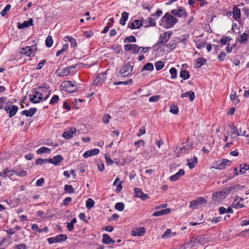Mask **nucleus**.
<instances>
[{"label":"nucleus","instance_id":"f257e3e1","mask_svg":"<svg viewBox=\"0 0 249 249\" xmlns=\"http://www.w3.org/2000/svg\"><path fill=\"white\" fill-rule=\"evenodd\" d=\"M149 49V47H139L135 44H125L124 46V49L126 52H129L134 54H140L137 57L139 61H141L144 59V56L143 53H146Z\"/></svg>","mask_w":249,"mask_h":249},{"label":"nucleus","instance_id":"f03ea898","mask_svg":"<svg viewBox=\"0 0 249 249\" xmlns=\"http://www.w3.org/2000/svg\"><path fill=\"white\" fill-rule=\"evenodd\" d=\"M178 19L170 13H166L161 18L159 24L165 29H170L178 23Z\"/></svg>","mask_w":249,"mask_h":249},{"label":"nucleus","instance_id":"7ed1b4c3","mask_svg":"<svg viewBox=\"0 0 249 249\" xmlns=\"http://www.w3.org/2000/svg\"><path fill=\"white\" fill-rule=\"evenodd\" d=\"M80 65L81 67L86 68H90L92 66V65L87 63H78L74 66L67 67L63 69H59L57 70V72H58V75L60 76H64L68 74H72L80 68Z\"/></svg>","mask_w":249,"mask_h":249},{"label":"nucleus","instance_id":"20e7f679","mask_svg":"<svg viewBox=\"0 0 249 249\" xmlns=\"http://www.w3.org/2000/svg\"><path fill=\"white\" fill-rule=\"evenodd\" d=\"M235 186H232L223 189L221 191L214 193L213 194L212 203L213 204H219L230 193V191L235 189Z\"/></svg>","mask_w":249,"mask_h":249},{"label":"nucleus","instance_id":"39448f33","mask_svg":"<svg viewBox=\"0 0 249 249\" xmlns=\"http://www.w3.org/2000/svg\"><path fill=\"white\" fill-rule=\"evenodd\" d=\"M193 143L192 142L181 143L178 144L176 147V151L180 152L183 154L189 153L192 149Z\"/></svg>","mask_w":249,"mask_h":249},{"label":"nucleus","instance_id":"423d86ee","mask_svg":"<svg viewBox=\"0 0 249 249\" xmlns=\"http://www.w3.org/2000/svg\"><path fill=\"white\" fill-rule=\"evenodd\" d=\"M172 34L173 33L170 31L165 32L163 34H161L157 43L155 45V46L160 47L161 46H163L164 43L167 42L169 40Z\"/></svg>","mask_w":249,"mask_h":249},{"label":"nucleus","instance_id":"0eeeda50","mask_svg":"<svg viewBox=\"0 0 249 249\" xmlns=\"http://www.w3.org/2000/svg\"><path fill=\"white\" fill-rule=\"evenodd\" d=\"M35 45H33L32 47L30 46H26L21 48L20 53L23 56L28 57V59H25V61H30L31 60V56L33 53V50L36 48Z\"/></svg>","mask_w":249,"mask_h":249},{"label":"nucleus","instance_id":"6e6552de","mask_svg":"<svg viewBox=\"0 0 249 249\" xmlns=\"http://www.w3.org/2000/svg\"><path fill=\"white\" fill-rule=\"evenodd\" d=\"M133 67L128 63L124 64L120 67L119 73L122 77L128 76L132 71Z\"/></svg>","mask_w":249,"mask_h":249},{"label":"nucleus","instance_id":"1a4fd4ad","mask_svg":"<svg viewBox=\"0 0 249 249\" xmlns=\"http://www.w3.org/2000/svg\"><path fill=\"white\" fill-rule=\"evenodd\" d=\"M61 86L64 90L68 92H73L77 90L76 85L71 81H65L62 83Z\"/></svg>","mask_w":249,"mask_h":249},{"label":"nucleus","instance_id":"9d476101","mask_svg":"<svg viewBox=\"0 0 249 249\" xmlns=\"http://www.w3.org/2000/svg\"><path fill=\"white\" fill-rule=\"evenodd\" d=\"M171 13L174 17L185 18L187 16V13L185 8L182 6H178L177 9L172 10Z\"/></svg>","mask_w":249,"mask_h":249},{"label":"nucleus","instance_id":"9b49d317","mask_svg":"<svg viewBox=\"0 0 249 249\" xmlns=\"http://www.w3.org/2000/svg\"><path fill=\"white\" fill-rule=\"evenodd\" d=\"M68 238L65 234H60L53 237H50L47 239V241L50 244L59 243L65 241Z\"/></svg>","mask_w":249,"mask_h":249},{"label":"nucleus","instance_id":"f8f14e48","mask_svg":"<svg viewBox=\"0 0 249 249\" xmlns=\"http://www.w3.org/2000/svg\"><path fill=\"white\" fill-rule=\"evenodd\" d=\"M107 78V74L106 72H102L99 74L96 78L93 81V85H98L102 84Z\"/></svg>","mask_w":249,"mask_h":249},{"label":"nucleus","instance_id":"ddd939ff","mask_svg":"<svg viewBox=\"0 0 249 249\" xmlns=\"http://www.w3.org/2000/svg\"><path fill=\"white\" fill-rule=\"evenodd\" d=\"M143 26L142 21L141 20L136 19L131 21L128 24V28L131 29H139Z\"/></svg>","mask_w":249,"mask_h":249},{"label":"nucleus","instance_id":"4468645a","mask_svg":"<svg viewBox=\"0 0 249 249\" xmlns=\"http://www.w3.org/2000/svg\"><path fill=\"white\" fill-rule=\"evenodd\" d=\"M49 163L53 164L56 166L60 164V163L64 160L63 157L60 155H56L53 156V158L48 159Z\"/></svg>","mask_w":249,"mask_h":249},{"label":"nucleus","instance_id":"2eb2a0df","mask_svg":"<svg viewBox=\"0 0 249 249\" xmlns=\"http://www.w3.org/2000/svg\"><path fill=\"white\" fill-rule=\"evenodd\" d=\"M202 205V197H198L190 202V207L192 209L200 208Z\"/></svg>","mask_w":249,"mask_h":249},{"label":"nucleus","instance_id":"dca6fc26","mask_svg":"<svg viewBox=\"0 0 249 249\" xmlns=\"http://www.w3.org/2000/svg\"><path fill=\"white\" fill-rule=\"evenodd\" d=\"M47 90H48V89L40 86L36 90H34L33 92L37 96V99L40 102L43 99L44 91Z\"/></svg>","mask_w":249,"mask_h":249},{"label":"nucleus","instance_id":"f3484780","mask_svg":"<svg viewBox=\"0 0 249 249\" xmlns=\"http://www.w3.org/2000/svg\"><path fill=\"white\" fill-rule=\"evenodd\" d=\"M243 200V199L242 198L236 196L234 197V200L232 204V206L233 207H234L236 209L242 208L244 207V205L241 202Z\"/></svg>","mask_w":249,"mask_h":249},{"label":"nucleus","instance_id":"a211bd4d","mask_svg":"<svg viewBox=\"0 0 249 249\" xmlns=\"http://www.w3.org/2000/svg\"><path fill=\"white\" fill-rule=\"evenodd\" d=\"M33 22V19L32 18H30L28 20H25L22 23L18 22L17 25V27L19 29H23L25 28H28V27L34 25Z\"/></svg>","mask_w":249,"mask_h":249},{"label":"nucleus","instance_id":"6ab92c4d","mask_svg":"<svg viewBox=\"0 0 249 249\" xmlns=\"http://www.w3.org/2000/svg\"><path fill=\"white\" fill-rule=\"evenodd\" d=\"M231 164V161L227 159H223L221 161H219V162H217L216 168L222 170L227 166H230Z\"/></svg>","mask_w":249,"mask_h":249},{"label":"nucleus","instance_id":"aec40b11","mask_svg":"<svg viewBox=\"0 0 249 249\" xmlns=\"http://www.w3.org/2000/svg\"><path fill=\"white\" fill-rule=\"evenodd\" d=\"M135 196L141 198L142 200H145L149 197L147 194L143 193L140 188H136L134 189Z\"/></svg>","mask_w":249,"mask_h":249},{"label":"nucleus","instance_id":"412c9836","mask_svg":"<svg viewBox=\"0 0 249 249\" xmlns=\"http://www.w3.org/2000/svg\"><path fill=\"white\" fill-rule=\"evenodd\" d=\"M145 232V230L143 227H140L135 228L131 231V235L134 236H141L144 235Z\"/></svg>","mask_w":249,"mask_h":249},{"label":"nucleus","instance_id":"4be33fe9","mask_svg":"<svg viewBox=\"0 0 249 249\" xmlns=\"http://www.w3.org/2000/svg\"><path fill=\"white\" fill-rule=\"evenodd\" d=\"M76 132V128L75 127H71L69 128L68 131H65L62 136L65 139H71L73 135Z\"/></svg>","mask_w":249,"mask_h":249},{"label":"nucleus","instance_id":"5701e85b","mask_svg":"<svg viewBox=\"0 0 249 249\" xmlns=\"http://www.w3.org/2000/svg\"><path fill=\"white\" fill-rule=\"evenodd\" d=\"M185 174L183 169H180L176 174L171 176L169 179L171 181H176L179 179L181 176H183Z\"/></svg>","mask_w":249,"mask_h":249},{"label":"nucleus","instance_id":"b1692460","mask_svg":"<svg viewBox=\"0 0 249 249\" xmlns=\"http://www.w3.org/2000/svg\"><path fill=\"white\" fill-rule=\"evenodd\" d=\"M37 111L36 107L30 108L28 110H24L21 111V114L26 117H32Z\"/></svg>","mask_w":249,"mask_h":249},{"label":"nucleus","instance_id":"393cba45","mask_svg":"<svg viewBox=\"0 0 249 249\" xmlns=\"http://www.w3.org/2000/svg\"><path fill=\"white\" fill-rule=\"evenodd\" d=\"M99 152V150L97 148L87 150L84 154L83 156L85 158H88L89 157L96 155Z\"/></svg>","mask_w":249,"mask_h":249},{"label":"nucleus","instance_id":"a878e982","mask_svg":"<svg viewBox=\"0 0 249 249\" xmlns=\"http://www.w3.org/2000/svg\"><path fill=\"white\" fill-rule=\"evenodd\" d=\"M171 212V209L170 208H166L162 209L160 211L155 212L153 214L152 216H159L160 215H165Z\"/></svg>","mask_w":249,"mask_h":249},{"label":"nucleus","instance_id":"bb28decb","mask_svg":"<svg viewBox=\"0 0 249 249\" xmlns=\"http://www.w3.org/2000/svg\"><path fill=\"white\" fill-rule=\"evenodd\" d=\"M179 42V39L176 38L174 39L171 40L168 44H166V46L170 50L174 49L178 43Z\"/></svg>","mask_w":249,"mask_h":249},{"label":"nucleus","instance_id":"cd10ccee","mask_svg":"<svg viewBox=\"0 0 249 249\" xmlns=\"http://www.w3.org/2000/svg\"><path fill=\"white\" fill-rule=\"evenodd\" d=\"M129 14L126 12H123L121 14V18L120 19L119 23L123 26L125 25L126 21L128 20Z\"/></svg>","mask_w":249,"mask_h":249},{"label":"nucleus","instance_id":"c85d7f7f","mask_svg":"<svg viewBox=\"0 0 249 249\" xmlns=\"http://www.w3.org/2000/svg\"><path fill=\"white\" fill-rule=\"evenodd\" d=\"M232 18L236 20H237L241 17L240 9L235 6H233L232 8Z\"/></svg>","mask_w":249,"mask_h":249},{"label":"nucleus","instance_id":"c756f323","mask_svg":"<svg viewBox=\"0 0 249 249\" xmlns=\"http://www.w3.org/2000/svg\"><path fill=\"white\" fill-rule=\"evenodd\" d=\"M18 110V106L14 105H11L10 109L8 111V115L10 118H11L15 115Z\"/></svg>","mask_w":249,"mask_h":249},{"label":"nucleus","instance_id":"7c9ffc66","mask_svg":"<svg viewBox=\"0 0 249 249\" xmlns=\"http://www.w3.org/2000/svg\"><path fill=\"white\" fill-rule=\"evenodd\" d=\"M187 164L188 165L190 169H193L195 167L196 164L197 162V159L196 157H194L193 158H191L190 159H187Z\"/></svg>","mask_w":249,"mask_h":249},{"label":"nucleus","instance_id":"2f4dec72","mask_svg":"<svg viewBox=\"0 0 249 249\" xmlns=\"http://www.w3.org/2000/svg\"><path fill=\"white\" fill-rule=\"evenodd\" d=\"M102 242L105 244H114L115 241L111 239L107 234H104L103 236Z\"/></svg>","mask_w":249,"mask_h":249},{"label":"nucleus","instance_id":"473e14b6","mask_svg":"<svg viewBox=\"0 0 249 249\" xmlns=\"http://www.w3.org/2000/svg\"><path fill=\"white\" fill-rule=\"evenodd\" d=\"M187 96H188L190 101L192 102V101H194V98L195 97V93L193 91H189L183 93L180 95V97L181 98H183L186 97Z\"/></svg>","mask_w":249,"mask_h":249},{"label":"nucleus","instance_id":"72a5a7b5","mask_svg":"<svg viewBox=\"0 0 249 249\" xmlns=\"http://www.w3.org/2000/svg\"><path fill=\"white\" fill-rule=\"evenodd\" d=\"M176 235V232H172L170 229H167L164 233L162 235L161 237L163 239H166L169 237H173Z\"/></svg>","mask_w":249,"mask_h":249},{"label":"nucleus","instance_id":"f704fd0d","mask_svg":"<svg viewBox=\"0 0 249 249\" xmlns=\"http://www.w3.org/2000/svg\"><path fill=\"white\" fill-rule=\"evenodd\" d=\"M29 101L33 104H36L40 102V101L37 99V96L33 91L32 94H30L29 95Z\"/></svg>","mask_w":249,"mask_h":249},{"label":"nucleus","instance_id":"c9c22d12","mask_svg":"<svg viewBox=\"0 0 249 249\" xmlns=\"http://www.w3.org/2000/svg\"><path fill=\"white\" fill-rule=\"evenodd\" d=\"M230 96L231 100L234 105H236L240 103L239 99L238 98V96L236 95V93L235 91H234L233 93H231Z\"/></svg>","mask_w":249,"mask_h":249},{"label":"nucleus","instance_id":"e433bc0d","mask_svg":"<svg viewBox=\"0 0 249 249\" xmlns=\"http://www.w3.org/2000/svg\"><path fill=\"white\" fill-rule=\"evenodd\" d=\"M51 152V150L50 148H47L45 146H42V147H41L40 148H39L36 151V153L38 155H40V154H42L43 153L49 154V153H50Z\"/></svg>","mask_w":249,"mask_h":249},{"label":"nucleus","instance_id":"4c0bfd02","mask_svg":"<svg viewBox=\"0 0 249 249\" xmlns=\"http://www.w3.org/2000/svg\"><path fill=\"white\" fill-rule=\"evenodd\" d=\"M145 22L146 23V25L144 26L145 27L149 26H155L156 25V22L155 19L151 18H147L145 20Z\"/></svg>","mask_w":249,"mask_h":249},{"label":"nucleus","instance_id":"58836bf2","mask_svg":"<svg viewBox=\"0 0 249 249\" xmlns=\"http://www.w3.org/2000/svg\"><path fill=\"white\" fill-rule=\"evenodd\" d=\"M248 34L246 33H244L239 36L238 38V40L239 43H245L246 42H247L248 40Z\"/></svg>","mask_w":249,"mask_h":249},{"label":"nucleus","instance_id":"ea45409f","mask_svg":"<svg viewBox=\"0 0 249 249\" xmlns=\"http://www.w3.org/2000/svg\"><path fill=\"white\" fill-rule=\"evenodd\" d=\"M69 48V44L66 43L64 44L62 48L59 50L56 53V56H58L60 54H63L65 52H66Z\"/></svg>","mask_w":249,"mask_h":249},{"label":"nucleus","instance_id":"a19ab883","mask_svg":"<svg viewBox=\"0 0 249 249\" xmlns=\"http://www.w3.org/2000/svg\"><path fill=\"white\" fill-rule=\"evenodd\" d=\"M8 246L6 237H0V249H4Z\"/></svg>","mask_w":249,"mask_h":249},{"label":"nucleus","instance_id":"79ce46f5","mask_svg":"<svg viewBox=\"0 0 249 249\" xmlns=\"http://www.w3.org/2000/svg\"><path fill=\"white\" fill-rule=\"evenodd\" d=\"M179 76L183 80L188 79L190 77L189 72L186 70H181Z\"/></svg>","mask_w":249,"mask_h":249},{"label":"nucleus","instance_id":"37998d69","mask_svg":"<svg viewBox=\"0 0 249 249\" xmlns=\"http://www.w3.org/2000/svg\"><path fill=\"white\" fill-rule=\"evenodd\" d=\"M64 190L65 193L71 194L74 192V189L71 185L66 184L64 186Z\"/></svg>","mask_w":249,"mask_h":249},{"label":"nucleus","instance_id":"c03bdc74","mask_svg":"<svg viewBox=\"0 0 249 249\" xmlns=\"http://www.w3.org/2000/svg\"><path fill=\"white\" fill-rule=\"evenodd\" d=\"M15 174L20 177H25L27 175L26 171L21 169H16L13 171Z\"/></svg>","mask_w":249,"mask_h":249},{"label":"nucleus","instance_id":"a18cd8bd","mask_svg":"<svg viewBox=\"0 0 249 249\" xmlns=\"http://www.w3.org/2000/svg\"><path fill=\"white\" fill-rule=\"evenodd\" d=\"M133 80L132 79H130L128 80L124 81H118V82H114L113 84L115 86L119 85H131L132 84Z\"/></svg>","mask_w":249,"mask_h":249},{"label":"nucleus","instance_id":"49530a36","mask_svg":"<svg viewBox=\"0 0 249 249\" xmlns=\"http://www.w3.org/2000/svg\"><path fill=\"white\" fill-rule=\"evenodd\" d=\"M94 205V201L90 198H88L86 203V206L88 209H90Z\"/></svg>","mask_w":249,"mask_h":249},{"label":"nucleus","instance_id":"de8ad7c7","mask_svg":"<svg viewBox=\"0 0 249 249\" xmlns=\"http://www.w3.org/2000/svg\"><path fill=\"white\" fill-rule=\"evenodd\" d=\"M53 40L52 39V36H48L45 41L46 46L47 47L50 48L53 45Z\"/></svg>","mask_w":249,"mask_h":249},{"label":"nucleus","instance_id":"09e8293b","mask_svg":"<svg viewBox=\"0 0 249 249\" xmlns=\"http://www.w3.org/2000/svg\"><path fill=\"white\" fill-rule=\"evenodd\" d=\"M136 41V37L133 36H130L126 37L124 39V42L125 43H133Z\"/></svg>","mask_w":249,"mask_h":249},{"label":"nucleus","instance_id":"8fccbe9b","mask_svg":"<svg viewBox=\"0 0 249 249\" xmlns=\"http://www.w3.org/2000/svg\"><path fill=\"white\" fill-rule=\"evenodd\" d=\"M154 67L152 63H146L143 68L142 69V71L147 70L151 71L153 70Z\"/></svg>","mask_w":249,"mask_h":249},{"label":"nucleus","instance_id":"3c124183","mask_svg":"<svg viewBox=\"0 0 249 249\" xmlns=\"http://www.w3.org/2000/svg\"><path fill=\"white\" fill-rule=\"evenodd\" d=\"M243 136L246 137H249V134H247V131L245 129L242 131V128H239V131H237V136Z\"/></svg>","mask_w":249,"mask_h":249},{"label":"nucleus","instance_id":"603ef678","mask_svg":"<svg viewBox=\"0 0 249 249\" xmlns=\"http://www.w3.org/2000/svg\"><path fill=\"white\" fill-rule=\"evenodd\" d=\"M124 208V204L123 202H118L115 205V208L119 211H122Z\"/></svg>","mask_w":249,"mask_h":249},{"label":"nucleus","instance_id":"864d4df0","mask_svg":"<svg viewBox=\"0 0 249 249\" xmlns=\"http://www.w3.org/2000/svg\"><path fill=\"white\" fill-rule=\"evenodd\" d=\"M47 163H49V159H43L41 158H38L36 160V164L41 165Z\"/></svg>","mask_w":249,"mask_h":249},{"label":"nucleus","instance_id":"5fc2aeb1","mask_svg":"<svg viewBox=\"0 0 249 249\" xmlns=\"http://www.w3.org/2000/svg\"><path fill=\"white\" fill-rule=\"evenodd\" d=\"M11 5L10 4H7L4 9L1 11L0 15L2 17H4L6 13L9 11L11 9Z\"/></svg>","mask_w":249,"mask_h":249},{"label":"nucleus","instance_id":"6e6d98bb","mask_svg":"<svg viewBox=\"0 0 249 249\" xmlns=\"http://www.w3.org/2000/svg\"><path fill=\"white\" fill-rule=\"evenodd\" d=\"M230 127L231 129V136H232V135L235 134L237 135V131H239V129H238L234 124L230 125Z\"/></svg>","mask_w":249,"mask_h":249},{"label":"nucleus","instance_id":"4d7b16f0","mask_svg":"<svg viewBox=\"0 0 249 249\" xmlns=\"http://www.w3.org/2000/svg\"><path fill=\"white\" fill-rule=\"evenodd\" d=\"M59 101V96L57 95H54L51 99L49 104L52 105L56 104Z\"/></svg>","mask_w":249,"mask_h":249},{"label":"nucleus","instance_id":"13d9d810","mask_svg":"<svg viewBox=\"0 0 249 249\" xmlns=\"http://www.w3.org/2000/svg\"><path fill=\"white\" fill-rule=\"evenodd\" d=\"M110 118L111 116L109 114H105L103 117L102 120L104 124H107L109 123Z\"/></svg>","mask_w":249,"mask_h":249},{"label":"nucleus","instance_id":"bf43d9fd","mask_svg":"<svg viewBox=\"0 0 249 249\" xmlns=\"http://www.w3.org/2000/svg\"><path fill=\"white\" fill-rule=\"evenodd\" d=\"M170 73L171 75V79H175L177 77V70L175 68H172L170 70Z\"/></svg>","mask_w":249,"mask_h":249},{"label":"nucleus","instance_id":"052dcab7","mask_svg":"<svg viewBox=\"0 0 249 249\" xmlns=\"http://www.w3.org/2000/svg\"><path fill=\"white\" fill-rule=\"evenodd\" d=\"M170 111L174 114H177L178 112V106L175 105H172L170 108Z\"/></svg>","mask_w":249,"mask_h":249},{"label":"nucleus","instance_id":"680f3d73","mask_svg":"<svg viewBox=\"0 0 249 249\" xmlns=\"http://www.w3.org/2000/svg\"><path fill=\"white\" fill-rule=\"evenodd\" d=\"M248 170L247 164H242L240 165L239 170L240 173L241 174H244L246 173V171Z\"/></svg>","mask_w":249,"mask_h":249},{"label":"nucleus","instance_id":"e2e57ef3","mask_svg":"<svg viewBox=\"0 0 249 249\" xmlns=\"http://www.w3.org/2000/svg\"><path fill=\"white\" fill-rule=\"evenodd\" d=\"M145 144V142L142 140H139L138 141H136L134 142V145L136 147V149H138L140 147V145H144Z\"/></svg>","mask_w":249,"mask_h":249},{"label":"nucleus","instance_id":"0e129e2a","mask_svg":"<svg viewBox=\"0 0 249 249\" xmlns=\"http://www.w3.org/2000/svg\"><path fill=\"white\" fill-rule=\"evenodd\" d=\"M231 39L228 36H222L220 40V43L222 45H225L227 44L228 40L230 41Z\"/></svg>","mask_w":249,"mask_h":249},{"label":"nucleus","instance_id":"69168bd1","mask_svg":"<svg viewBox=\"0 0 249 249\" xmlns=\"http://www.w3.org/2000/svg\"><path fill=\"white\" fill-rule=\"evenodd\" d=\"M196 2H200V3H202V0H189L188 1V4L194 7H195V4Z\"/></svg>","mask_w":249,"mask_h":249},{"label":"nucleus","instance_id":"338daca9","mask_svg":"<svg viewBox=\"0 0 249 249\" xmlns=\"http://www.w3.org/2000/svg\"><path fill=\"white\" fill-rule=\"evenodd\" d=\"M160 98V95H154V96L150 97L149 98V101L151 102H157L158 101H159Z\"/></svg>","mask_w":249,"mask_h":249},{"label":"nucleus","instance_id":"774afa93","mask_svg":"<svg viewBox=\"0 0 249 249\" xmlns=\"http://www.w3.org/2000/svg\"><path fill=\"white\" fill-rule=\"evenodd\" d=\"M111 49L118 53H119L121 50V46L120 45L115 44L111 46Z\"/></svg>","mask_w":249,"mask_h":249}]
</instances>
